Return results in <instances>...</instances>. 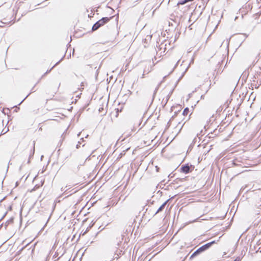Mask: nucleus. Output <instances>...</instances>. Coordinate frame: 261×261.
Returning <instances> with one entry per match:
<instances>
[{
  "label": "nucleus",
  "instance_id": "7ed1b4c3",
  "mask_svg": "<svg viewBox=\"0 0 261 261\" xmlns=\"http://www.w3.org/2000/svg\"><path fill=\"white\" fill-rule=\"evenodd\" d=\"M181 170L184 173H188L190 171V167L189 166H184L181 168Z\"/></svg>",
  "mask_w": 261,
  "mask_h": 261
},
{
  "label": "nucleus",
  "instance_id": "20e7f679",
  "mask_svg": "<svg viewBox=\"0 0 261 261\" xmlns=\"http://www.w3.org/2000/svg\"><path fill=\"white\" fill-rule=\"evenodd\" d=\"M167 202L166 201L163 204H162V205L159 207V208L157 211L156 213H159L160 212H161L162 211H163V210L164 208L165 205H166Z\"/></svg>",
  "mask_w": 261,
  "mask_h": 261
},
{
  "label": "nucleus",
  "instance_id": "39448f33",
  "mask_svg": "<svg viewBox=\"0 0 261 261\" xmlns=\"http://www.w3.org/2000/svg\"><path fill=\"white\" fill-rule=\"evenodd\" d=\"M189 112V109L188 108H186L184 111H183V113H182V114L184 115V116H186L188 114Z\"/></svg>",
  "mask_w": 261,
  "mask_h": 261
},
{
  "label": "nucleus",
  "instance_id": "f03ea898",
  "mask_svg": "<svg viewBox=\"0 0 261 261\" xmlns=\"http://www.w3.org/2000/svg\"><path fill=\"white\" fill-rule=\"evenodd\" d=\"M215 243L214 241L207 243L202 246L199 248L192 255V256H195L197 254L201 253L202 252L206 250L208 248H209L211 245Z\"/></svg>",
  "mask_w": 261,
  "mask_h": 261
},
{
  "label": "nucleus",
  "instance_id": "f257e3e1",
  "mask_svg": "<svg viewBox=\"0 0 261 261\" xmlns=\"http://www.w3.org/2000/svg\"><path fill=\"white\" fill-rule=\"evenodd\" d=\"M110 18L108 17H103L101 18L93 25L92 30L95 31L97 30L100 27L104 25L106 23L108 22Z\"/></svg>",
  "mask_w": 261,
  "mask_h": 261
},
{
  "label": "nucleus",
  "instance_id": "423d86ee",
  "mask_svg": "<svg viewBox=\"0 0 261 261\" xmlns=\"http://www.w3.org/2000/svg\"><path fill=\"white\" fill-rule=\"evenodd\" d=\"M193 0H185L182 2H180L178 3V5H184L185 4V3L188 2H191V1H193Z\"/></svg>",
  "mask_w": 261,
  "mask_h": 261
},
{
  "label": "nucleus",
  "instance_id": "0eeeda50",
  "mask_svg": "<svg viewBox=\"0 0 261 261\" xmlns=\"http://www.w3.org/2000/svg\"><path fill=\"white\" fill-rule=\"evenodd\" d=\"M234 261H238V260H237V259H235Z\"/></svg>",
  "mask_w": 261,
  "mask_h": 261
}]
</instances>
